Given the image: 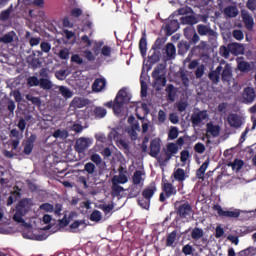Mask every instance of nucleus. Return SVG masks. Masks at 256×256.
Here are the masks:
<instances>
[{"mask_svg":"<svg viewBox=\"0 0 256 256\" xmlns=\"http://www.w3.org/2000/svg\"><path fill=\"white\" fill-rule=\"evenodd\" d=\"M178 137H179V129L173 126L168 132V139H170V141H175V139H177Z\"/></svg>","mask_w":256,"mask_h":256,"instance_id":"obj_52","label":"nucleus"},{"mask_svg":"<svg viewBox=\"0 0 256 256\" xmlns=\"http://www.w3.org/2000/svg\"><path fill=\"white\" fill-rule=\"evenodd\" d=\"M174 179L178 181V183H183L185 179H187V174H185V170L183 168H178L173 173Z\"/></svg>","mask_w":256,"mask_h":256,"instance_id":"obj_28","label":"nucleus"},{"mask_svg":"<svg viewBox=\"0 0 256 256\" xmlns=\"http://www.w3.org/2000/svg\"><path fill=\"white\" fill-rule=\"evenodd\" d=\"M227 121H228V125H230V127H234V129H239V127L243 125L241 118H239V115L237 114L228 115Z\"/></svg>","mask_w":256,"mask_h":256,"instance_id":"obj_20","label":"nucleus"},{"mask_svg":"<svg viewBox=\"0 0 256 256\" xmlns=\"http://www.w3.org/2000/svg\"><path fill=\"white\" fill-rule=\"evenodd\" d=\"M206 127L208 133H211L213 137H219V131H221V128L219 126L208 123Z\"/></svg>","mask_w":256,"mask_h":256,"instance_id":"obj_37","label":"nucleus"},{"mask_svg":"<svg viewBox=\"0 0 256 256\" xmlns=\"http://www.w3.org/2000/svg\"><path fill=\"white\" fill-rule=\"evenodd\" d=\"M139 49L142 57H145V55H147V34H145V32L142 34L139 41Z\"/></svg>","mask_w":256,"mask_h":256,"instance_id":"obj_26","label":"nucleus"},{"mask_svg":"<svg viewBox=\"0 0 256 256\" xmlns=\"http://www.w3.org/2000/svg\"><path fill=\"white\" fill-rule=\"evenodd\" d=\"M128 181H129V178L125 174L115 175L112 178V183H116L117 185H119V184L125 185V183H127Z\"/></svg>","mask_w":256,"mask_h":256,"instance_id":"obj_33","label":"nucleus"},{"mask_svg":"<svg viewBox=\"0 0 256 256\" xmlns=\"http://www.w3.org/2000/svg\"><path fill=\"white\" fill-rule=\"evenodd\" d=\"M71 105H72V107H74V109H82V107H85V105H86L85 99L75 97L72 100Z\"/></svg>","mask_w":256,"mask_h":256,"instance_id":"obj_40","label":"nucleus"},{"mask_svg":"<svg viewBox=\"0 0 256 256\" xmlns=\"http://www.w3.org/2000/svg\"><path fill=\"white\" fill-rule=\"evenodd\" d=\"M17 127L20 131L15 128L10 131V139L13 151H17V149H19V144L23 139V133L25 132V127H27V122L23 118H20Z\"/></svg>","mask_w":256,"mask_h":256,"instance_id":"obj_2","label":"nucleus"},{"mask_svg":"<svg viewBox=\"0 0 256 256\" xmlns=\"http://www.w3.org/2000/svg\"><path fill=\"white\" fill-rule=\"evenodd\" d=\"M106 86L107 81L105 78H97L92 84V90L95 91V93H100V91Z\"/></svg>","mask_w":256,"mask_h":256,"instance_id":"obj_21","label":"nucleus"},{"mask_svg":"<svg viewBox=\"0 0 256 256\" xmlns=\"http://www.w3.org/2000/svg\"><path fill=\"white\" fill-rule=\"evenodd\" d=\"M39 86L41 89H44V91H49L53 89V82L51 81V78H42L40 79Z\"/></svg>","mask_w":256,"mask_h":256,"instance_id":"obj_30","label":"nucleus"},{"mask_svg":"<svg viewBox=\"0 0 256 256\" xmlns=\"http://www.w3.org/2000/svg\"><path fill=\"white\" fill-rule=\"evenodd\" d=\"M179 153V146L177 144L171 142L166 145V149H164L161 155L158 157V161L160 163H169L173 155H177Z\"/></svg>","mask_w":256,"mask_h":256,"instance_id":"obj_4","label":"nucleus"},{"mask_svg":"<svg viewBox=\"0 0 256 256\" xmlns=\"http://www.w3.org/2000/svg\"><path fill=\"white\" fill-rule=\"evenodd\" d=\"M40 49L43 51V53H49L51 51V44L49 42H41Z\"/></svg>","mask_w":256,"mask_h":256,"instance_id":"obj_64","label":"nucleus"},{"mask_svg":"<svg viewBox=\"0 0 256 256\" xmlns=\"http://www.w3.org/2000/svg\"><path fill=\"white\" fill-rule=\"evenodd\" d=\"M103 45H104L103 41L94 42L92 51H93L95 57H98V55L101 53V51L103 49Z\"/></svg>","mask_w":256,"mask_h":256,"instance_id":"obj_49","label":"nucleus"},{"mask_svg":"<svg viewBox=\"0 0 256 256\" xmlns=\"http://www.w3.org/2000/svg\"><path fill=\"white\" fill-rule=\"evenodd\" d=\"M35 141H37V135L35 134H31L30 137L24 141L23 155H31L33 153V149H35Z\"/></svg>","mask_w":256,"mask_h":256,"instance_id":"obj_11","label":"nucleus"},{"mask_svg":"<svg viewBox=\"0 0 256 256\" xmlns=\"http://www.w3.org/2000/svg\"><path fill=\"white\" fill-rule=\"evenodd\" d=\"M165 69H166V66L165 64H158L153 72H152V77L153 79H155L156 77H159L161 75H165Z\"/></svg>","mask_w":256,"mask_h":256,"instance_id":"obj_34","label":"nucleus"},{"mask_svg":"<svg viewBox=\"0 0 256 256\" xmlns=\"http://www.w3.org/2000/svg\"><path fill=\"white\" fill-rule=\"evenodd\" d=\"M85 119H91L94 117V119H103L105 115H107V110L101 106L95 107L93 110L86 108L84 110Z\"/></svg>","mask_w":256,"mask_h":256,"instance_id":"obj_8","label":"nucleus"},{"mask_svg":"<svg viewBox=\"0 0 256 256\" xmlns=\"http://www.w3.org/2000/svg\"><path fill=\"white\" fill-rule=\"evenodd\" d=\"M101 55L102 57H111V53H112V49L110 46H102V50H101Z\"/></svg>","mask_w":256,"mask_h":256,"instance_id":"obj_61","label":"nucleus"},{"mask_svg":"<svg viewBox=\"0 0 256 256\" xmlns=\"http://www.w3.org/2000/svg\"><path fill=\"white\" fill-rule=\"evenodd\" d=\"M157 193V184L155 182H151L149 186H147L143 191H142V197H145V199H153V195Z\"/></svg>","mask_w":256,"mask_h":256,"instance_id":"obj_18","label":"nucleus"},{"mask_svg":"<svg viewBox=\"0 0 256 256\" xmlns=\"http://www.w3.org/2000/svg\"><path fill=\"white\" fill-rule=\"evenodd\" d=\"M256 99L255 88L246 87L242 92V103L251 105Z\"/></svg>","mask_w":256,"mask_h":256,"instance_id":"obj_10","label":"nucleus"},{"mask_svg":"<svg viewBox=\"0 0 256 256\" xmlns=\"http://www.w3.org/2000/svg\"><path fill=\"white\" fill-rule=\"evenodd\" d=\"M90 161H92V163L95 165H101V163H103V159L97 153H94L90 156Z\"/></svg>","mask_w":256,"mask_h":256,"instance_id":"obj_58","label":"nucleus"},{"mask_svg":"<svg viewBox=\"0 0 256 256\" xmlns=\"http://www.w3.org/2000/svg\"><path fill=\"white\" fill-rule=\"evenodd\" d=\"M177 239V230L172 231L166 239V247H173V244L175 243Z\"/></svg>","mask_w":256,"mask_h":256,"instance_id":"obj_46","label":"nucleus"},{"mask_svg":"<svg viewBox=\"0 0 256 256\" xmlns=\"http://www.w3.org/2000/svg\"><path fill=\"white\" fill-rule=\"evenodd\" d=\"M142 187L143 186L138 184H132L130 186L129 197H139V195L141 194Z\"/></svg>","mask_w":256,"mask_h":256,"instance_id":"obj_36","label":"nucleus"},{"mask_svg":"<svg viewBox=\"0 0 256 256\" xmlns=\"http://www.w3.org/2000/svg\"><path fill=\"white\" fill-rule=\"evenodd\" d=\"M129 101H131V97H129L127 90L122 88L118 91L114 102H107L105 106L114 109V111H121L123 105H127Z\"/></svg>","mask_w":256,"mask_h":256,"instance_id":"obj_3","label":"nucleus"},{"mask_svg":"<svg viewBox=\"0 0 256 256\" xmlns=\"http://www.w3.org/2000/svg\"><path fill=\"white\" fill-rule=\"evenodd\" d=\"M28 211L29 209L27 207V200H20L16 206V212L13 216V220L16 223H25V219H23V217L27 215Z\"/></svg>","mask_w":256,"mask_h":256,"instance_id":"obj_5","label":"nucleus"},{"mask_svg":"<svg viewBox=\"0 0 256 256\" xmlns=\"http://www.w3.org/2000/svg\"><path fill=\"white\" fill-rule=\"evenodd\" d=\"M209 167V160H206L202 165L200 166V169L196 171V177L197 179H205V172L207 171V168Z\"/></svg>","mask_w":256,"mask_h":256,"instance_id":"obj_29","label":"nucleus"},{"mask_svg":"<svg viewBox=\"0 0 256 256\" xmlns=\"http://www.w3.org/2000/svg\"><path fill=\"white\" fill-rule=\"evenodd\" d=\"M190 35L192 36L191 40L189 41V43H193L194 45H197V43H199L201 37H199V34H197V32H195V30H190Z\"/></svg>","mask_w":256,"mask_h":256,"instance_id":"obj_60","label":"nucleus"},{"mask_svg":"<svg viewBox=\"0 0 256 256\" xmlns=\"http://www.w3.org/2000/svg\"><path fill=\"white\" fill-rule=\"evenodd\" d=\"M97 171V167L95 166V164H93V162H87L84 165V169L82 170V173H87V177L89 179L90 175H95Z\"/></svg>","mask_w":256,"mask_h":256,"instance_id":"obj_27","label":"nucleus"},{"mask_svg":"<svg viewBox=\"0 0 256 256\" xmlns=\"http://www.w3.org/2000/svg\"><path fill=\"white\" fill-rule=\"evenodd\" d=\"M40 79L37 78L36 76H30L27 79V84L29 87H39Z\"/></svg>","mask_w":256,"mask_h":256,"instance_id":"obj_56","label":"nucleus"},{"mask_svg":"<svg viewBox=\"0 0 256 256\" xmlns=\"http://www.w3.org/2000/svg\"><path fill=\"white\" fill-rule=\"evenodd\" d=\"M197 31L201 37H205L207 35L209 37H215V30L211 29V26L209 25L199 24L197 25Z\"/></svg>","mask_w":256,"mask_h":256,"instance_id":"obj_16","label":"nucleus"},{"mask_svg":"<svg viewBox=\"0 0 256 256\" xmlns=\"http://www.w3.org/2000/svg\"><path fill=\"white\" fill-rule=\"evenodd\" d=\"M148 59L151 63H159V61H161V52L154 50L153 53L148 56Z\"/></svg>","mask_w":256,"mask_h":256,"instance_id":"obj_53","label":"nucleus"},{"mask_svg":"<svg viewBox=\"0 0 256 256\" xmlns=\"http://www.w3.org/2000/svg\"><path fill=\"white\" fill-rule=\"evenodd\" d=\"M123 191H125L123 186L112 182V197H119Z\"/></svg>","mask_w":256,"mask_h":256,"instance_id":"obj_42","label":"nucleus"},{"mask_svg":"<svg viewBox=\"0 0 256 256\" xmlns=\"http://www.w3.org/2000/svg\"><path fill=\"white\" fill-rule=\"evenodd\" d=\"M233 170L241 171L243 169V165H245V162L243 160L235 159L233 163H230Z\"/></svg>","mask_w":256,"mask_h":256,"instance_id":"obj_54","label":"nucleus"},{"mask_svg":"<svg viewBox=\"0 0 256 256\" xmlns=\"http://www.w3.org/2000/svg\"><path fill=\"white\" fill-rule=\"evenodd\" d=\"M238 69L241 73H247L248 71H251V64L243 60L238 61Z\"/></svg>","mask_w":256,"mask_h":256,"instance_id":"obj_43","label":"nucleus"},{"mask_svg":"<svg viewBox=\"0 0 256 256\" xmlns=\"http://www.w3.org/2000/svg\"><path fill=\"white\" fill-rule=\"evenodd\" d=\"M59 92L61 93L62 97H65V99H71V97H73V92L67 88V86H60Z\"/></svg>","mask_w":256,"mask_h":256,"instance_id":"obj_47","label":"nucleus"},{"mask_svg":"<svg viewBox=\"0 0 256 256\" xmlns=\"http://www.w3.org/2000/svg\"><path fill=\"white\" fill-rule=\"evenodd\" d=\"M191 49V42H187L185 40H182L178 43V54L179 55H185Z\"/></svg>","mask_w":256,"mask_h":256,"instance_id":"obj_25","label":"nucleus"},{"mask_svg":"<svg viewBox=\"0 0 256 256\" xmlns=\"http://www.w3.org/2000/svg\"><path fill=\"white\" fill-rule=\"evenodd\" d=\"M15 39V32H8L6 33L4 36L0 37V43H5V44H9V43H13Z\"/></svg>","mask_w":256,"mask_h":256,"instance_id":"obj_39","label":"nucleus"},{"mask_svg":"<svg viewBox=\"0 0 256 256\" xmlns=\"http://www.w3.org/2000/svg\"><path fill=\"white\" fill-rule=\"evenodd\" d=\"M52 136L55 139H67V137H69V132L67 130L57 129L53 132Z\"/></svg>","mask_w":256,"mask_h":256,"instance_id":"obj_41","label":"nucleus"},{"mask_svg":"<svg viewBox=\"0 0 256 256\" xmlns=\"http://www.w3.org/2000/svg\"><path fill=\"white\" fill-rule=\"evenodd\" d=\"M174 211L179 219L189 220L193 215H195V211L193 210L191 203L184 200H177L174 203Z\"/></svg>","mask_w":256,"mask_h":256,"instance_id":"obj_1","label":"nucleus"},{"mask_svg":"<svg viewBox=\"0 0 256 256\" xmlns=\"http://www.w3.org/2000/svg\"><path fill=\"white\" fill-rule=\"evenodd\" d=\"M102 217L103 216L101 215V212L99 210H94L90 215V220L96 221V223H97L102 219Z\"/></svg>","mask_w":256,"mask_h":256,"instance_id":"obj_59","label":"nucleus"},{"mask_svg":"<svg viewBox=\"0 0 256 256\" xmlns=\"http://www.w3.org/2000/svg\"><path fill=\"white\" fill-rule=\"evenodd\" d=\"M241 15L247 31H253V27H255V20L253 19V16L249 12H242Z\"/></svg>","mask_w":256,"mask_h":256,"instance_id":"obj_15","label":"nucleus"},{"mask_svg":"<svg viewBox=\"0 0 256 256\" xmlns=\"http://www.w3.org/2000/svg\"><path fill=\"white\" fill-rule=\"evenodd\" d=\"M39 78L40 79H49V78H51V76H49V69H47V68L40 69Z\"/></svg>","mask_w":256,"mask_h":256,"instance_id":"obj_63","label":"nucleus"},{"mask_svg":"<svg viewBox=\"0 0 256 256\" xmlns=\"http://www.w3.org/2000/svg\"><path fill=\"white\" fill-rule=\"evenodd\" d=\"M179 20H175L173 19V17H169V21L166 22L165 24V33L167 35V37H171V35H173V33H176V31H179Z\"/></svg>","mask_w":256,"mask_h":256,"instance_id":"obj_9","label":"nucleus"},{"mask_svg":"<svg viewBox=\"0 0 256 256\" xmlns=\"http://www.w3.org/2000/svg\"><path fill=\"white\" fill-rule=\"evenodd\" d=\"M189 13H193V9H191V7L189 6H185L174 11L170 17H179V15H189Z\"/></svg>","mask_w":256,"mask_h":256,"instance_id":"obj_31","label":"nucleus"},{"mask_svg":"<svg viewBox=\"0 0 256 256\" xmlns=\"http://www.w3.org/2000/svg\"><path fill=\"white\" fill-rule=\"evenodd\" d=\"M9 17H11V9L3 10L0 13V21H8Z\"/></svg>","mask_w":256,"mask_h":256,"instance_id":"obj_62","label":"nucleus"},{"mask_svg":"<svg viewBox=\"0 0 256 256\" xmlns=\"http://www.w3.org/2000/svg\"><path fill=\"white\" fill-rule=\"evenodd\" d=\"M223 71V66L218 65L215 70H212L208 74V79L211 80L213 85H219V81H221V72Z\"/></svg>","mask_w":256,"mask_h":256,"instance_id":"obj_13","label":"nucleus"},{"mask_svg":"<svg viewBox=\"0 0 256 256\" xmlns=\"http://www.w3.org/2000/svg\"><path fill=\"white\" fill-rule=\"evenodd\" d=\"M143 171L136 170L132 176V185H140V187H143Z\"/></svg>","mask_w":256,"mask_h":256,"instance_id":"obj_23","label":"nucleus"},{"mask_svg":"<svg viewBox=\"0 0 256 256\" xmlns=\"http://www.w3.org/2000/svg\"><path fill=\"white\" fill-rule=\"evenodd\" d=\"M166 93L168 96V101H175V97L177 96V90L175 89V86H173V84H169L166 87Z\"/></svg>","mask_w":256,"mask_h":256,"instance_id":"obj_32","label":"nucleus"},{"mask_svg":"<svg viewBox=\"0 0 256 256\" xmlns=\"http://www.w3.org/2000/svg\"><path fill=\"white\" fill-rule=\"evenodd\" d=\"M220 76L223 83L231 82V79L233 78V69H231V66L229 64H226L224 66Z\"/></svg>","mask_w":256,"mask_h":256,"instance_id":"obj_19","label":"nucleus"},{"mask_svg":"<svg viewBox=\"0 0 256 256\" xmlns=\"http://www.w3.org/2000/svg\"><path fill=\"white\" fill-rule=\"evenodd\" d=\"M229 49L231 53H234V55H239V53L243 51V46H241L239 43H232L229 45Z\"/></svg>","mask_w":256,"mask_h":256,"instance_id":"obj_51","label":"nucleus"},{"mask_svg":"<svg viewBox=\"0 0 256 256\" xmlns=\"http://www.w3.org/2000/svg\"><path fill=\"white\" fill-rule=\"evenodd\" d=\"M239 256H255L256 249L255 247H248L238 253Z\"/></svg>","mask_w":256,"mask_h":256,"instance_id":"obj_50","label":"nucleus"},{"mask_svg":"<svg viewBox=\"0 0 256 256\" xmlns=\"http://www.w3.org/2000/svg\"><path fill=\"white\" fill-rule=\"evenodd\" d=\"M224 15L229 17L230 19H233L239 15V9L237 6H227L224 8Z\"/></svg>","mask_w":256,"mask_h":256,"instance_id":"obj_24","label":"nucleus"},{"mask_svg":"<svg viewBox=\"0 0 256 256\" xmlns=\"http://www.w3.org/2000/svg\"><path fill=\"white\" fill-rule=\"evenodd\" d=\"M173 195H177V188L169 182L162 184V192L159 196L160 203H165Z\"/></svg>","mask_w":256,"mask_h":256,"instance_id":"obj_6","label":"nucleus"},{"mask_svg":"<svg viewBox=\"0 0 256 256\" xmlns=\"http://www.w3.org/2000/svg\"><path fill=\"white\" fill-rule=\"evenodd\" d=\"M204 235L203 229L195 227L191 232V237L194 241H199Z\"/></svg>","mask_w":256,"mask_h":256,"instance_id":"obj_44","label":"nucleus"},{"mask_svg":"<svg viewBox=\"0 0 256 256\" xmlns=\"http://www.w3.org/2000/svg\"><path fill=\"white\" fill-rule=\"evenodd\" d=\"M159 153H161V143L159 142V140L153 139L150 142L149 155L150 157H154L155 159H157V157L159 156Z\"/></svg>","mask_w":256,"mask_h":256,"instance_id":"obj_17","label":"nucleus"},{"mask_svg":"<svg viewBox=\"0 0 256 256\" xmlns=\"http://www.w3.org/2000/svg\"><path fill=\"white\" fill-rule=\"evenodd\" d=\"M100 209H102L105 215H109L115 209V204L113 202L111 204H103L100 206Z\"/></svg>","mask_w":256,"mask_h":256,"instance_id":"obj_57","label":"nucleus"},{"mask_svg":"<svg viewBox=\"0 0 256 256\" xmlns=\"http://www.w3.org/2000/svg\"><path fill=\"white\" fill-rule=\"evenodd\" d=\"M182 25H197V18L195 16H185L180 18Z\"/></svg>","mask_w":256,"mask_h":256,"instance_id":"obj_38","label":"nucleus"},{"mask_svg":"<svg viewBox=\"0 0 256 256\" xmlns=\"http://www.w3.org/2000/svg\"><path fill=\"white\" fill-rule=\"evenodd\" d=\"M137 203L142 209H149L151 207V200L145 198L144 196L138 197Z\"/></svg>","mask_w":256,"mask_h":256,"instance_id":"obj_45","label":"nucleus"},{"mask_svg":"<svg viewBox=\"0 0 256 256\" xmlns=\"http://www.w3.org/2000/svg\"><path fill=\"white\" fill-rule=\"evenodd\" d=\"M27 101H30L35 107H41V98L33 96V94L26 95Z\"/></svg>","mask_w":256,"mask_h":256,"instance_id":"obj_48","label":"nucleus"},{"mask_svg":"<svg viewBox=\"0 0 256 256\" xmlns=\"http://www.w3.org/2000/svg\"><path fill=\"white\" fill-rule=\"evenodd\" d=\"M214 211H217L220 217H227L228 219H238L241 216V210L235 209L233 211L230 210H223L221 205L216 204L213 207Z\"/></svg>","mask_w":256,"mask_h":256,"instance_id":"obj_7","label":"nucleus"},{"mask_svg":"<svg viewBox=\"0 0 256 256\" xmlns=\"http://www.w3.org/2000/svg\"><path fill=\"white\" fill-rule=\"evenodd\" d=\"M39 209H41V211H45L46 213H53V211H55V206L51 203H43L40 205Z\"/></svg>","mask_w":256,"mask_h":256,"instance_id":"obj_55","label":"nucleus"},{"mask_svg":"<svg viewBox=\"0 0 256 256\" xmlns=\"http://www.w3.org/2000/svg\"><path fill=\"white\" fill-rule=\"evenodd\" d=\"M91 140L89 138H80L76 141L75 151L77 153H83L86 149H89Z\"/></svg>","mask_w":256,"mask_h":256,"instance_id":"obj_14","label":"nucleus"},{"mask_svg":"<svg viewBox=\"0 0 256 256\" xmlns=\"http://www.w3.org/2000/svg\"><path fill=\"white\" fill-rule=\"evenodd\" d=\"M165 43H167V38L165 37L157 38V40L152 46V50L160 51V49H163V47L165 46Z\"/></svg>","mask_w":256,"mask_h":256,"instance_id":"obj_35","label":"nucleus"},{"mask_svg":"<svg viewBox=\"0 0 256 256\" xmlns=\"http://www.w3.org/2000/svg\"><path fill=\"white\" fill-rule=\"evenodd\" d=\"M165 54L167 59H175V55L177 53V49L175 48V44L173 43H168L165 48H164Z\"/></svg>","mask_w":256,"mask_h":256,"instance_id":"obj_22","label":"nucleus"},{"mask_svg":"<svg viewBox=\"0 0 256 256\" xmlns=\"http://www.w3.org/2000/svg\"><path fill=\"white\" fill-rule=\"evenodd\" d=\"M208 118L209 114H207L206 110L194 112L191 116V123L194 126L201 125L202 121H205Z\"/></svg>","mask_w":256,"mask_h":256,"instance_id":"obj_12","label":"nucleus"}]
</instances>
